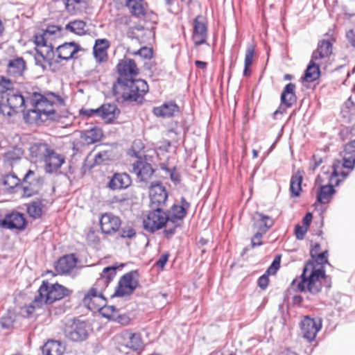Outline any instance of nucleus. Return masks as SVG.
<instances>
[{
	"label": "nucleus",
	"mask_w": 355,
	"mask_h": 355,
	"mask_svg": "<svg viewBox=\"0 0 355 355\" xmlns=\"http://www.w3.org/2000/svg\"><path fill=\"white\" fill-rule=\"evenodd\" d=\"M327 255V250L311 255L313 261L306 263L300 278L293 280L291 288L295 292L319 293L322 288L321 279L326 277L323 266L328 263Z\"/></svg>",
	"instance_id": "1"
},
{
	"label": "nucleus",
	"mask_w": 355,
	"mask_h": 355,
	"mask_svg": "<svg viewBox=\"0 0 355 355\" xmlns=\"http://www.w3.org/2000/svg\"><path fill=\"white\" fill-rule=\"evenodd\" d=\"M116 267L108 266L103 269L101 277L97 279L83 298V304L89 310H95L102 307L106 303L103 291L116 275Z\"/></svg>",
	"instance_id": "2"
},
{
	"label": "nucleus",
	"mask_w": 355,
	"mask_h": 355,
	"mask_svg": "<svg viewBox=\"0 0 355 355\" xmlns=\"http://www.w3.org/2000/svg\"><path fill=\"white\" fill-rule=\"evenodd\" d=\"M30 155L35 162H44L45 171L48 173L56 172L64 163L65 157L55 151L46 143H35L30 148Z\"/></svg>",
	"instance_id": "3"
},
{
	"label": "nucleus",
	"mask_w": 355,
	"mask_h": 355,
	"mask_svg": "<svg viewBox=\"0 0 355 355\" xmlns=\"http://www.w3.org/2000/svg\"><path fill=\"white\" fill-rule=\"evenodd\" d=\"M148 91L147 83L141 79L132 78L113 86V93L118 101L121 97L123 101L141 103Z\"/></svg>",
	"instance_id": "4"
},
{
	"label": "nucleus",
	"mask_w": 355,
	"mask_h": 355,
	"mask_svg": "<svg viewBox=\"0 0 355 355\" xmlns=\"http://www.w3.org/2000/svg\"><path fill=\"white\" fill-rule=\"evenodd\" d=\"M34 98L35 109L30 110L28 114L24 116L26 121L28 123H31L28 119L31 115H35V116H32L34 120L41 117L42 114L49 116L54 113V105H62L64 104L63 99L53 93L48 94L47 96L35 94Z\"/></svg>",
	"instance_id": "5"
},
{
	"label": "nucleus",
	"mask_w": 355,
	"mask_h": 355,
	"mask_svg": "<svg viewBox=\"0 0 355 355\" xmlns=\"http://www.w3.org/2000/svg\"><path fill=\"white\" fill-rule=\"evenodd\" d=\"M69 293L66 287L60 284H50L49 282H43L38 290L37 295L35 297V304L37 305L41 302L44 304H51L69 295Z\"/></svg>",
	"instance_id": "6"
},
{
	"label": "nucleus",
	"mask_w": 355,
	"mask_h": 355,
	"mask_svg": "<svg viewBox=\"0 0 355 355\" xmlns=\"http://www.w3.org/2000/svg\"><path fill=\"white\" fill-rule=\"evenodd\" d=\"M24 108L25 99L21 94L12 91L8 94L0 95V114L3 116H12L23 112Z\"/></svg>",
	"instance_id": "7"
},
{
	"label": "nucleus",
	"mask_w": 355,
	"mask_h": 355,
	"mask_svg": "<svg viewBox=\"0 0 355 355\" xmlns=\"http://www.w3.org/2000/svg\"><path fill=\"white\" fill-rule=\"evenodd\" d=\"M189 203L184 198H181V205H174L171 208L167 214L168 229L165 230V233L168 237L171 236L175 233V230L180 227L182 220L187 214V210L189 207Z\"/></svg>",
	"instance_id": "8"
},
{
	"label": "nucleus",
	"mask_w": 355,
	"mask_h": 355,
	"mask_svg": "<svg viewBox=\"0 0 355 355\" xmlns=\"http://www.w3.org/2000/svg\"><path fill=\"white\" fill-rule=\"evenodd\" d=\"M153 209L148 213L146 218L144 219V228L150 232H153L166 226H168V217L166 212L162 211V208L151 207Z\"/></svg>",
	"instance_id": "9"
},
{
	"label": "nucleus",
	"mask_w": 355,
	"mask_h": 355,
	"mask_svg": "<svg viewBox=\"0 0 355 355\" xmlns=\"http://www.w3.org/2000/svg\"><path fill=\"white\" fill-rule=\"evenodd\" d=\"M65 336L74 342H81L88 337V327L85 322L71 320L67 322L64 328Z\"/></svg>",
	"instance_id": "10"
},
{
	"label": "nucleus",
	"mask_w": 355,
	"mask_h": 355,
	"mask_svg": "<svg viewBox=\"0 0 355 355\" xmlns=\"http://www.w3.org/2000/svg\"><path fill=\"white\" fill-rule=\"evenodd\" d=\"M139 277L137 270H132L123 275L119 282L114 295L123 297L132 293L139 285Z\"/></svg>",
	"instance_id": "11"
},
{
	"label": "nucleus",
	"mask_w": 355,
	"mask_h": 355,
	"mask_svg": "<svg viewBox=\"0 0 355 355\" xmlns=\"http://www.w3.org/2000/svg\"><path fill=\"white\" fill-rule=\"evenodd\" d=\"M322 328V320L320 318H311L309 316L304 317L301 322V332L304 338L309 342L313 341L317 333Z\"/></svg>",
	"instance_id": "12"
},
{
	"label": "nucleus",
	"mask_w": 355,
	"mask_h": 355,
	"mask_svg": "<svg viewBox=\"0 0 355 355\" xmlns=\"http://www.w3.org/2000/svg\"><path fill=\"white\" fill-rule=\"evenodd\" d=\"M119 78L116 83H121L133 78L138 74V68L132 59H125L119 62L117 64Z\"/></svg>",
	"instance_id": "13"
},
{
	"label": "nucleus",
	"mask_w": 355,
	"mask_h": 355,
	"mask_svg": "<svg viewBox=\"0 0 355 355\" xmlns=\"http://www.w3.org/2000/svg\"><path fill=\"white\" fill-rule=\"evenodd\" d=\"M53 46L52 45L36 46L35 64L42 67L43 70L50 68L53 63Z\"/></svg>",
	"instance_id": "14"
},
{
	"label": "nucleus",
	"mask_w": 355,
	"mask_h": 355,
	"mask_svg": "<svg viewBox=\"0 0 355 355\" xmlns=\"http://www.w3.org/2000/svg\"><path fill=\"white\" fill-rule=\"evenodd\" d=\"M149 196L150 199V207L162 208L168 198L165 187L159 182L151 184Z\"/></svg>",
	"instance_id": "15"
},
{
	"label": "nucleus",
	"mask_w": 355,
	"mask_h": 355,
	"mask_svg": "<svg viewBox=\"0 0 355 355\" xmlns=\"http://www.w3.org/2000/svg\"><path fill=\"white\" fill-rule=\"evenodd\" d=\"M0 225L8 230H24L26 225V220L23 214L12 212L6 214L3 219L0 220Z\"/></svg>",
	"instance_id": "16"
},
{
	"label": "nucleus",
	"mask_w": 355,
	"mask_h": 355,
	"mask_svg": "<svg viewBox=\"0 0 355 355\" xmlns=\"http://www.w3.org/2000/svg\"><path fill=\"white\" fill-rule=\"evenodd\" d=\"M121 224L119 217L112 213H105L100 218V225L103 233L112 234L116 232Z\"/></svg>",
	"instance_id": "17"
},
{
	"label": "nucleus",
	"mask_w": 355,
	"mask_h": 355,
	"mask_svg": "<svg viewBox=\"0 0 355 355\" xmlns=\"http://www.w3.org/2000/svg\"><path fill=\"white\" fill-rule=\"evenodd\" d=\"M40 177L37 173L29 169L24 177V184H28V186L24 187L23 196L25 197H31L38 192Z\"/></svg>",
	"instance_id": "18"
},
{
	"label": "nucleus",
	"mask_w": 355,
	"mask_h": 355,
	"mask_svg": "<svg viewBox=\"0 0 355 355\" xmlns=\"http://www.w3.org/2000/svg\"><path fill=\"white\" fill-rule=\"evenodd\" d=\"M125 6L134 17L144 19L148 11V5L145 0H125Z\"/></svg>",
	"instance_id": "19"
},
{
	"label": "nucleus",
	"mask_w": 355,
	"mask_h": 355,
	"mask_svg": "<svg viewBox=\"0 0 355 355\" xmlns=\"http://www.w3.org/2000/svg\"><path fill=\"white\" fill-rule=\"evenodd\" d=\"M332 53V44L329 40H321L311 56V59L322 64L325 62Z\"/></svg>",
	"instance_id": "20"
},
{
	"label": "nucleus",
	"mask_w": 355,
	"mask_h": 355,
	"mask_svg": "<svg viewBox=\"0 0 355 355\" xmlns=\"http://www.w3.org/2000/svg\"><path fill=\"white\" fill-rule=\"evenodd\" d=\"M132 171L140 181L147 182L154 173L150 164L145 160H138L132 164Z\"/></svg>",
	"instance_id": "21"
},
{
	"label": "nucleus",
	"mask_w": 355,
	"mask_h": 355,
	"mask_svg": "<svg viewBox=\"0 0 355 355\" xmlns=\"http://www.w3.org/2000/svg\"><path fill=\"white\" fill-rule=\"evenodd\" d=\"M132 183L130 176L126 173H116L107 184L111 190H121L128 188Z\"/></svg>",
	"instance_id": "22"
},
{
	"label": "nucleus",
	"mask_w": 355,
	"mask_h": 355,
	"mask_svg": "<svg viewBox=\"0 0 355 355\" xmlns=\"http://www.w3.org/2000/svg\"><path fill=\"white\" fill-rule=\"evenodd\" d=\"M110 46L107 39H97L93 48V53L98 62H103L107 60V49Z\"/></svg>",
	"instance_id": "23"
},
{
	"label": "nucleus",
	"mask_w": 355,
	"mask_h": 355,
	"mask_svg": "<svg viewBox=\"0 0 355 355\" xmlns=\"http://www.w3.org/2000/svg\"><path fill=\"white\" fill-rule=\"evenodd\" d=\"M120 113L119 109L115 104H103L98 107V116L106 123H112Z\"/></svg>",
	"instance_id": "24"
},
{
	"label": "nucleus",
	"mask_w": 355,
	"mask_h": 355,
	"mask_svg": "<svg viewBox=\"0 0 355 355\" xmlns=\"http://www.w3.org/2000/svg\"><path fill=\"white\" fill-rule=\"evenodd\" d=\"M207 37V29L205 23L198 21V18L193 22L192 39L196 46L205 44Z\"/></svg>",
	"instance_id": "25"
},
{
	"label": "nucleus",
	"mask_w": 355,
	"mask_h": 355,
	"mask_svg": "<svg viewBox=\"0 0 355 355\" xmlns=\"http://www.w3.org/2000/svg\"><path fill=\"white\" fill-rule=\"evenodd\" d=\"M61 28L58 26H50L42 33L37 34L35 36V43L36 46H49L52 45L51 40L57 33L60 32Z\"/></svg>",
	"instance_id": "26"
},
{
	"label": "nucleus",
	"mask_w": 355,
	"mask_h": 355,
	"mask_svg": "<svg viewBox=\"0 0 355 355\" xmlns=\"http://www.w3.org/2000/svg\"><path fill=\"white\" fill-rule=\"evenodd\" d=\"M253 227L257 232L265 234L274 224L273 220L261 213H256L253 217Z\"/></svg>",
	"instance_id": "27"
},
{
	"label": "nucleus",
	"mask_w": 355,
	"mask_h": 355,
	"mask_svg": "<svg viewBox=\"0 0 355 355\" xmlns=\"http://www.w3.org/2000/svg\"><path fill=\"white\" fill-rule=\"evenodd\" d=\"M80 50L75 42L64 43L57 48L58 58L60 60H68L74 58V55Z\"/></svg>",
	"instance_id": "28"
},
{
	"label": "nucleus",
	"mask_w": 355,
	"mask_h": 355,
	"mask_svg": "<svg viewBox=\"0 0 355 355\" xmlns=\"http://www.w3.org/2000/svg\"><path fill=\"white\" fill-rule=\"evenodd\" d=\"M77 259L73 254H68L60 258L56 264L55 268L58 272L69 273L76 266Z\"/></svg>",
	"instance_id": "29"
},
{
	"label": "nucleus",
	"mask_w": 355,
	"mask_h": 355,
	"mask_svg": "<svg viewBox=\"0 0 355 355\" xmlns=\"http://www.w3.org/2000/svg\"><path fill=\"white\" fill-rule=\"evenodd\" d=\"M179 112V107L173 102H167L153 108V113L157 116L168 118Z\"/></svg>",
	"instance_id": "30"
},
{
	"label": "nucleus",
	"mask_w": 355,
	"mask_h": 355,
	"mask_svg": "<svg viewBox=\"0 0 355 355\" xmlns=\"http://www.w3.org/2000/svg\"><path fill=\"white\" fill-rule=\"evenodd\" d=\"M122 338L125 342V345L132 350H138L143 345L141 336L139 333L126 331L123 332Z\"/></svg>",
	"instance_id": "31"
},
{
	"label": "nucleus",
	"mask_w": 355,
	"mask_h": 355,
	"mask_svg": "<svg viewBox=\"0 0 355 355\" xmlns=\"http://www.w3.org/2000/svg\"><path fill=\"white\" fill-rule=\"evenodd\" d=\"M295 85L293 83L287 84L281 94V102L287 107H291L296 102L297 97L295 94Z\"/></svg>",
	"instance_id": "32"
},
{
	"label": "nucleus",
	"mask_w": 355,
	"mask_h": 355,
	"mask_svg": "<svg viewBox=\"0 0 355 355\" xmlns=\"http://www.w3.org/2000/svg\"><path fill=\"white\" fill-rule=\"evenodd\" d=\"M26 69V62L22 58L10 60L8 64V72L15 77H20Z\"/></svg>",
	"instance_id": "33"
},
{
	"label": "nucleus",
	"mask_w": 355,
	"mask_h": 355,
	"mask_svg": "<svg viewBox=\"0 0 355 355\" xmlns=\"http://www.w3.org/2000/svg\"><path fill=\"white\" fill-rule=\"evenodd\" d=\"M334 186V184H331L330 182V184L328 185L320 187L317 194L318 202L322 204L328 203L330 201L333 194L335 193Z\"/></svg>",
	"instance_id": "34"
},
{
	"label": "nucleus",
	"mask_w": 355,
	"mask_h": 355,
	"mask_svg": "<svg viewBox=\"0 0 355 355\" xmlns=\"http://www.w3.org/2000/svg\"><path fill=\"white\" fill-rule=\"evenodd\" d=\"M64 348L58 341L50 340L44 344L42 347L44 355H62Z\"/></svg>",
	"instance_id": "35"
},
{
	"label": "nucleus",
	"mask_w": 355,
	"mask_h": 355,
	"mask_svg": "<svg viewBox=\"0 0 355 355\" xmlns=\"http://www.w3.org/2000/svg\"><path fill=\"white\" fill-rule=\"evenodd\" d=\"M317 61L311 60L304 73V80L307 82H313L320 76V65Z\"/></svg>",
	"instance_id": "36"
},
{
	"label": "nucleus",
	"mask_w": 355,
	"mask_h": 355,
	"mask_svg": "<svg viewBox=\"0 0 355 355\" xmlns=\"http://www.w3.org/2000/svg\"><path fill=\"white\" fill-rule=\"evenodd\" d=\"M302 180L303 175L299 171L291 177L290 182V191L293 197L300 196V192L302 191Z\"/></svg>",
	"instance_id": "37"
},
{
	"label": "nucleus",
	"mask_w": 355,
	"mask_h": 355,
	"mask_svg": "<svg viewBox=\"0 0 355 355\" xmlns=\"http://www.w3.org/2000/svg\"><path fill=\"white\" fill-rule=\"evenodd\" d=\"M102 136L103 133L101 129L93 128L83 132L81 138L85 144H91L98 141Z\"/></svg>",
	"instance_id": "38"
},
{
	"label": "nucleus",
	"mask_w": 355,
	"mask_h": 355,
	"mask_svg": "<svg viewBox=\"0 0 355 355\" xmlns=\"http://www.w3.org/2000/svg\"><path fill=\"white\" fill-rule=\"evenodd\" d=\"M254 50L255 47L253 44H248L246 47L243 70V75L245 76H248L251 73L250 67L252 64Z\"/></svg>",
	"instance_id": "39"
},
{
	"label": "nucleus",
	"mask_w": 355,
	"mask_h": 355,
	"mask_svg": "<svg viewBox=\"0 0 355 355\" xmlns=\"http://www.w3.org/2000/svg\"><path fill=\"white\" fill-rule=\"evenodd\" d=\"M86 23L82 20H74L68 23L65 29L74 34L82 35L86 33Z\"/></svg>",
	"instance_id": "40"
},
{
	"label": "nucleus",
	"mask_w": 355,
	"mask_h": 355,
	"mask_svg": "<svg viewBox=\"0 0 355 355\" xmlns=\"http://www.w3.org/2000/svg\"><path fill=\"white\" fill-rule=\"evenodd\" d=\"M333 171L331 172V176L329 178V182L331 184H334L335 186L338 185L340 182V180L338 178V176H342L343 179H345L348 173L345 172H339L338 169L341 168V163L340 161H336L334 163L333 166Z\"/></svg>",
	"instance_id": "41"
},
{
	"label": "nucleus",
	"mask_w": 355,
	"mask_h": 355,
	"mask_svg": "<svg viewBox=\"0 0 355 355\" xmlns=\"http://www.w3.org/2000/svg\"><path fill=\"white\" fill-rule=\"evenodd\" d=\"M27 212L33 218H39L42 214V204L40 201H34L27 205Z\"/></svg>",
	"instance_id": "42"
},
{
	"label": "nucleus",
	"mask_w": 355,
	"mask_h": 355,
	"mask_svg": "<svg viewBox=\"0 0 355 355\" xmlns=\"http://www.w3.org/2000/svg\"><path fill=\"white\" fill-rule=\"evenodd\" d=\"M12 87V82L10 79L0 77V95L8 94Z\"/></svg>",
	"instance_id": "43"
},
{
	"label": "nucleus",
	"mask_w": 355,
	"mask_h": 355,
	"mask_svg": "<svg viewBox=\"0 0 355 355\" xmlns=\"http://www.w3.org/2000/svg\"><path fill=\"white\" fill-rule=\"evenodd\" d=\"M119 235L123 239H132L136 236V231L131 225H126L122 227Z\"/></svg>",
	"instance_id": "44"
},
{
	"label": "nucleus",
	"mask_w": 355,
	"mask_h": 355,
	"mask_svg": "<svg viewBox=\"0 0 355 355\" xmlns=\"http://www.w3.org/2000/svg\"><path fill=\"white\" fill-rule=\"evenodd\" d=\"M349 155L344 157L343 163L341 167L353 169L355 164V154H348Z\"/></svg>",
	"instance_id": "45"
},
{
	"label": "nucleus",
	"mask_w": 355,
	"mask_h": 355,
	"mask_svg": "<svg viewBox=\"0 0 355 355\" xmlns=\"http://www.w3.org/2000/svg\"><path fill=\"white\" fill-rule=\"evenodd\" d=\"M22 155V151L20 148L14 150H10L6 153V157L8 161H15L20 159Z\"/></svg>",
	"instance_id": "46"
},
{
	"label": "nucleus",
	"mask_w": 355,
	"mask_h": 355,
	"mask_svg": "<svg viewBox=\"0 0 355 355\" xmlns=\"http://www.w3.org/2000/svg\"><path fill=\"white\" fill-rule=\"evenodd\" d=\"M14 320L10 315L3 316L0 320V325L4 329H10L13 325Z\"/></svg>",
	"instance_id": "47"
},
{
	"label": "nucleus",
	"mask_w": 355,
	"mask_h": 355,
	"mask_svg": "<svg viewBox=\"0 0 355 355\" xmlns=\"http://www.w3.org/2000/svg\"><path fill=\"white\" fill-rule=\"evenodd\" d=\"M280 261H281L280 256H277L274 259L270 266L268 268V270L266 271L268 275H275L277 272V270L280 267Z\"/></svg>",
	"instance_id": "48"
},
{
	"label": "nucleus",
	"mask_w": 355,
	"mask_h": 355,
	"mask_svg": "<svg viewBox=\"0 0 355 355\" xmlns=\"http://www.w3.org/2000/svg\"><path fill=\"white\" fill-rule=\"evenodd\" d=\"M43 304H44L43 302H41V303H38L37 305L35 304L34 300L29 306H25L24 308L22 309V313L24 314L25 312L26 316L28 317L33 313L35 309L40 308Z\"/></svg>",
	"instance_id": "49"
},
{
	"label": "nucleus",
	"mask_w": 355,
	"mask_h": 355,
	"mask_svg": "<svg viewBox=\"0 0 355 355\" xmlns=\"http://www.w3.org/2000/svg\"><path fill=\"white\" fill-rule=\"evenodd\" d=\"M105 304L103 306H102V307H101L99 309H96L95 310H92V311H95L98 310V311H101V314L103 317L107 318H113L114 315H112L111 313H107L106 311H110V313L114 314V313L116 311V308L114 306H105Z\"/></svg>",
	"instance_id": "50"
},
{
	"label": "nucleus",
	"mask_w": 355,
	"mask_h": 355,
	"mask_svg": "<svg viewBox=\"0 0 355 355\" xmlns=\"http://www.w3.org/2000/svg\"><path fill=\"white\" fill-rule=\"evenodd\" d=\"M308 230V228L304 226H301L300 225H297L295 228V234L296 238L300 240H302L304 238V236Z\"/></svg>",
	"instance_id": "51"
},
{
	"label": "nucleus",
	"mask_w": 355,
	"mask_h": 355,
	"mask_svg": "<svg viewBox=\"0 0 355 355\" xmlns=\"http://www.w3.org/2000/svg\"><path fill=\"white\" fill-rule=\"evenodd\" d=\"M135 54H138L145 59H150L152 57L153 52L150 48L142 47Z\"/></svg>",
	"instance_id": "52"
},
{
	"label": "nucleus",
	"mask_w": 355,
	"mask_h": 355,
	"mask_svg": "<svg viewBox=\"0 0 355 355\" xmlns=\"http://www.w3.org/2000/svg\"><path fill=\"white\" fill-rule=\"evenodd\" d=\"M263 233L257 232L254 236L252 238L251 244L253 248L260 246L262 244L261 238Z\"/></svg>",
	"instance_id": "53"
},
{
	"label": "nucleus",
	"mask_w": 355,
	"mask_h": 355,
	"mask_svg": "<svg viewBox=\"0 0 355 355\" xmlns=\"http://www.w3.org/2000/svg\"><path fill=\"white\" fill-rule=\"evenodd\" d=\"M80 114L88 117L98 116V107L96 109H82Z\"/></svg>",
	"instance_id": "54"
},
{
	"label": "nucleus",
	"mask_w": 355,
	"mask_h": 355,
	"mask_svg": "<svg viewBox=\"0 0 355 355\" xmlns=\"http://www.w3.org/2000/svg\"><path fill=\"white\" fill-rule=\"evenodd\" d=\"M168 254H163L160 256L159 259L156 261V266L159 267L161 269H163L165 266L166 263L168 261Z\"/></svg>",
	"instance_id": "55"
},
{
	"label": "nucleus",
	"mask_w": 355,
	"mask_h": 355,
	"mask_svg": "<svg viewBox=\"0 0 355 355\" xmlns=\"http://www.w3.org/2000/svg\"><path fill=\"white\" fill-rule=\"evenodd\" d=\"M62 1L69 12H71L75 10L76 0H62Z\"/></svg>",
	"instance_id": "56"
},
{
	"label": "nucleus",
	"mask_w": 355,
	"mask_h": 355,
	"mask_svg": "<svg viewBox=\"0 0 355 355\" xmlns=\"http://www.w3.org/2000/svg\"><path fill=\"white\" fill-rule=\"evenodd\" d=\"M268 284V278L266 275H263L261 276L258 279V286L262 288L265 289Z\"/></svg>",
	"instance_id": "57"
},
{
	"label": "nucleus",
	"mask_w": 355,
	"mask_h": 355,
	"mask_svg": "<svg viewBox=\"0 0 355 355\" xmlns=\"http://www.w3.org/2000/svg\"><path fill=\"white\" fill-rule=\"evenodd\" d=\"M345 150L348 154L355 153V139L346 144Z\"/></svg>",
	"instance_id": "58"
},
{
	"label": "nucleus",
	"mask_w": 355,
	"mask_h": 355,
	"mask_svg": "<svg viewBox=\"0 0 355 355\" xmlns=\"http://www.w3.org/2000/svg\"><path fill=\"white\" fill-rule=\"evenodd\" d=\"M312 220V214L309 212L302 219L303 226L306 227L307 228L311 224Z\"/></svg>",
	"instance_id": "59"
},
{
	"label": "nucleus",
	"mask_w": 355,
	"mask_h": 355,
	"mask_svg": "<svg viewBox=\"0 0 355 355\" xmlns=\"http://www.w3.org/2000/svg\"><path fill=\"white\" fill-rule=\"evenodd\" d=\"M347 38L348 39L351 45L355 48V35L353 30H350L347 33Z\"/></svg>",
	"instance_id": "60"
},
{
	"label": "nucleus",
	"mask_w": 355,
	"mask_h": 355,
	"mask_svg": "<svg viewBox=\"0 0 355 355\" xmlns=\"http://www.w3.org/2000/svg\"><path fill=\"white\" fill-rule=\"evenodd\" d=\"M119 323L126 325L129 323V318L125 315H118L116 318L115 319Z\"/></svg>",
	"instance_id": "61"
},
{
	"label": "nucleus",
	"mask_w": 355,
	"mask_h": 355,
	"mask_svg": "<svg viewBox=\"0 0 355 355\" xmlns=\"http://www.w3.org/2000/svg\"><path fill=\"white\" fill-rule=\"evenodd\" d=\"M11 179L15 180V182L13 183V185H17V183H18V180L17 178H15V177L14 175H7V176H6L5 180H4V184L6 185H9L10 187H12V186L10 185V182H9V181Z\"/></svg>",
	"instance_id": "62"
},
{
	"label": "nucleus",
	"mask_w": 355,
	"mask_h": 355,
	"mask_svg": "<svg viewBox=\"0 0 355 355\" xmlns=\"http://www.w3.org/2000/svg\"><path fill=\"white\" fill-rule=\"evenodd\" d=\"M195 65L196 66V67L199 69H205L207 64V62L203 61L196 60L195 62Z\"/></svg>",
	"instance_id": "63"
},
{
	"label": "nucleus",
	"mask_w": 355,
	"mask_h": 355,
	"mask_svg": "<svg viewBox=\"0 0 355 355\" xmlns=\"http://www.w3.org/2000/svg\"><path fill=\"white\" fill-rule=\"evenodd\" d=\"M171 179L175 183H178L180 181V178L179 175L178 173H175V172H171Z\"/></svg>",
	"instance_id": "64"
}]
</instances>
